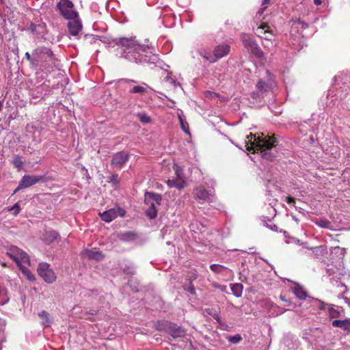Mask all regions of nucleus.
Segmentation results:
<instances>
[{
  "mask_svg": "<svg viewBox=\"0 0 350 350\" xmlns=\"http://www.w3.org/2000/svg\"><path fill=\"white\" fill-rule=\"evenodd\" d=\"M121 56L131 62L146 63L151 60L149 47L139 44L133 38H122L117 43Z\"/></svg>",
  "mask_w": 350,
  "mask_h": 350,
  "instance_id": "obj_1",
  "label": "nucleus"
},
{
  "mask_svg": "<svg viewBox=\"0 0 350 350\" xmlns=\"http://www.w3.org/2000/svg\"><path fill=\"white\" fill-rule=\"evenodd\" d=\"M247 138V141L245 142L247 150H254V152L260 150L262 157L269 160H271L275 157L268 152L273 147L276 146L278 143L273 137L265 135L263 133L261 136L256 137V135L250 133Z\"/></svg>",
  "mask_w": 350,
  "mask_h": 350,
  "instance_id": "obj_2",
  "label": "nucleus"
},
{
  "mask_svg": "<svg viewBox=\"0 0 350 350\" xmlns=\"http://www.w3.org/2000/svg\"><path fill=\"white\" fill-rule=\"evenodd\" d=\"M6 254L16 262L18 267L22 265L23 263L30 265V260L27 254L16 246L10 247L8 250Z\"/></svg>",
  "mask_w": 350,
  "mask_h": 350,
  "instance_id": "obj_3",
  "label": "nucleus"
},
{
  "mask_svg": "<svg viewBox=\"0 0 350 350\" xmlns=\"http://www.w3.org/2000/svg\"><path fill=\"white\" fill-rule=\"evenodd\" d=\"M57 8L62 15L68 20L78 18V12L75 10L74 4L70 0H60L57 4Z\"/></svg>",
  "mask_w": 350,
  "mask_h": 350,
  "instance_id": "obj_4",
  "label": "nucleus"
},
{
  "mask_svg": "<svg viewBox=\"0 0 350 350\" xmlns=\"http://www.w3.org/2000/svg\"><path fill=\"white\" fill-rule=\"evenodd\" d=\"M38 273L47 283L51 284L56 280V275L48 263H40L38 267Z\"/></svg>",
  "mask_w": 350,
  "mask_h": 350,
  "instance_id": "obj_5",
  "label": "nucleus"
},
{
  "mask_svg": "<svg viewBox=\"0 0 350 350\" xmlns=\"http://www.w3.org/2000/svg\"><path fill=\"white\" fill-rule=\"evenodd\" d=\"M274 82L270 77L267 81H265L262 79H260L256 84V92L252 93V97L254 99L258 98L264 93L269 91L272 89Z\"/></svg>",
  "mask_w": 350,
  "mask_h": 350,
  "instance_id": "obj_6",
  "label": "nucleus"
},
{
  "mask_svg": "<svg viewBox=\"0 0 350 350\" xmlns=\"http://www.w3.org/2000/svg\"><path fill=\"white\" fill-rule=\"evenodd\" d=\"M119 84H127L131 88L129 92L131 94H144L148 92V86L145 83H142L140 85H132L133 83H136V81L133 79H121L118 81Z\"/></svg>",
  "mask_w": 350,
  "mask_h": 350,
  "instance_id": "obj_7",
  "label": "nucleus"
},
{
  "mask_svg": "<svg viewBox=\"0 0 350 350\" xmlns=\"http://www.w3.org/2000/svg\"><path fill=\"white\" fill-rule=\"evenodd\" d=\"M42 177L38 176H29L25 175L21 178L18 187L14 191L13 194L16 193L21 189L28 188L41 180Z\"/></svg>",
  "mask_w": 350,
  "mask_h": 350,
  "instance_id": "obj_8",
  "label": "nucleus"
},
{
  "mask_svg": "<svg viewBox=\"0 0 350 350\" xmlns=\"http://www.w3.org/2000/svg\"><path fill=\"white\" fill-rule=\"evenodd\" d=\"M124 215L125 211L118 206L110 208L102 213H100L102 220L106 222H110L116 219L118 216H124Z\"/></svg>",
  "mask_w": 350,
  "mask_h": 350,
  "instance_id": "obj_9",
  "label": "nucleus"
},
{
  "mask_svg": "<svg viewBox=\"0 0 350 350\" xmlns=\"http://www.w3.org/2000/svg\"><path fill=\"white\" fill-rule=\"evenodd\" d=\"M130 155L129 153L121 151L113 155L111 165L113 168H121L129 159Z\"/></svg>",
  "mask_w": 350,
  "mask_h": 350,
  "instance_id": "obj_10",
  "label": "nucleus"
},
{
  "mask_svg": "<svg viewBox=\"0 0 350 350\" xmlns=\"http://www.w3.org/2000/svg\"><path fill=\"white\" fill-rule=\"evenodd\" d=\"M163 325L165 332L173 338L183 337L185 335V329L174 323L165 322Z\"/></svg>",
  "mask_w": 350,
  "mask_h": 350,
  "instance_id": "obj_11",
  "label": "nucleus"
},
{
  "mask_svg": "<svg viewBox=\"0 0 350 350\" xmlns=\"http://www.w3.org/2000/svg\"><path fill=\"white\" fill-rule=\"evenodd\" d=\"M69 22L68 23V27L69 29L70 33L76 36L79 34V33L82 29V24L81 21L77 18L75 19H69Z\"/></svg>",
  "mask_w": 350,
  "mask_h": 350,
  "instance_id": "obj_12",
  "label": "nucleus"
},
{
  "mask_svg": "<svg viewBox=\"0 0 350 350\" xmlns=\"http://www.w3.org/2000/svg\"><path fill=\"white\" fill-rule=\"evenodd\" d=\"M82 256L85 258L96 260H100L104 257L101 252L95 250H85L82 252Z\"/></svg>",
  "mask_w": 350,
  "mask_h": 350,
  "instance_id": "obj_13",
  "label": "nucleus"
},
{
  "mask_svg": "<svg viewBox=\"0 0 350 350\" xmlns=\"http://www.w3.org/2000/svg\"><path fill=\"white\" fill-rule=\"evenodd\" d=\"M214 53L215 57H217V60L220 59L226 55H227L230 52V46L227 44H223L221 45H218L214 49Z\"/></svg>",
  "mask_w": 350,
  "mask_h": 350,
  "instance_id": "obj_14",
  "label": "nucleus"
},
{
  "mask_svg": "<svg viewBox=\"0 0 350 350\" xmlns=\"http://www.w3.org/2000/svg\"><path fill=\"white\" fill-rule=\"evenodd\" d=\"M195 195L196 198L204 202H208L211 198V193L206 191L203 187H199L196 189Z\"/></svg>",
  "mask_w": 350,
  "mask_h": 350,
  "instance_id": "obj_15",
  "label": "nucleus"
},
{
  "mask_svg": "<svg viewBox=\"0 0 350 350\" xmlns=\"http://www.w3.org/2000/svg\"><path fill=\"white\" fill-rule=\"evenodd\" d=\"M36 55L40 58H42L43 57L46 56L47 58L50 59H52L53 56V53L51 51V50L46 47H42L36 49L33 53V55L35 56Z\"/></svg>",
  "mask_w": 350,
  "mask_h": 350,
  "instance_id": "obj_16",
  "label": "nucleus"
},
{
  "mask_svg": "<svg viewBox=\"0 0 350 350\" xmlns=\"http://www.w3.org/2000/svg\"><path fill=\"white\" fill-rule=\"evenodd\" d=\"M332 325L335 327H340L344 330L350 332V319L334 320L332 321Z\"/></svg>",
  "mask_w": 350,
  "mask_h": 350,
  "instance_id": "obj_17",
  "label": "nucleus"
},
{
  "mask_svg": "<svg viewBox=\"0 0 350 350\" xmlns=\"http://www.w3.org/2000/svg\"><path fill=\"white\" fill-rule=\"evenodd\" d=\"M57 237L58 234L57 232L54 230H47L45 232L44 234L43 240L46 243L50 244L55 241L57 239Z\"/></svg>",
  "mask_w": 350,
  "mask_h": 350,
  "instance_id": "obj_18",
  "label": "nucleus"
},
{
  "mask_svg": "<svg viewBox=\"0 0 350 350\" xmlns=\"http://www.w3.org/2000/svg\"><path fill=\"white\" fill-rule=\"evenodd\" d=\"M161 201V196L159 194L154 193H146L145 202L148 204L149 202H154L159 204Z\"/></svg>",
  "mask_w": 350,
  "mask_h": 350,
  "instance_id": "obj_19",
  "label": "nucleus"
},
{
  "mask_svg": "<svg viewBox=\"0 0 350 350\" xmlns=\"http://www.w3.org/2000/svg\"><path fill=\"white\" fill-rule=\"evenodd\" d=\"M199 54L211 63H214L217 61V57H215V53H213V54H211V53L206 49H200L199 50Z\"/></svg>",
  "mask_w": 350,
  "mask_h": 350,
  "instance_id": "obj_20",
  "label": "nucleus"
},
{
  "mask_svg": "<svg viewBox=\"0 0 350 350\" xmlns=\"http://www.w3.org/2000/svg\"><path fill=\"white\" fill-rule=\"evenodd\" d=\"M167 185L170 187H176L178 189H181L185 186V180L183 178L169 180L167 181Z\"/></svg>",
  "mask_w": 350,
  "mask_h": 350,
  "instance_id": "obj_21",
  "label": "nucleus"
},
{
  "mask_svg": "<svg viewBox=\"0 0 350 350\" xmlns=\"http://www.w3.org/2000/svg\"><path fill=\"white\" fill-rule=\"evenodd\" d=\"M243 286L240 283H236L231 286V290L233 294L237 297H239L242 295Z\"/></svg>",
  "mask_w": 350,
  "mask_h": 350,
  "instance_id": "obj_22",
  "label": "nucleus"
},
{
  "mask_svg": "<svg viewBox=\"0 0 350 350\" xmlns=\"http://www.w3.org/2000/svg\"><path fill=\"white\" fill-rule=\"evenodd\" d=\"M150 207L146 210V215L150 218V219H154L157 217V211L155 208V204L153 203V202H150Z\"/></svg>",
  "mask_w": 350,
  "mask_h": 350,
  "instance_id": "obj_23",
  "label": "nucleus"
},
{
  "mask_svg": "<svg viewBox=\"0 0 350 350\" xmlns=\"http://www.w3.org/2000/svg\"><path fill=\"white\" fill-rule=\"evenodd\" d=\"M293 293L300 299H305L306 297V293L305 291L300 286H295L293 289Z\"/></svg>",
  "mask_w": 350,
  "mask_h": 350,
  "instance_id": "obj_24",
  "label": "nucleus"
},
{
  "mask_svg": "<svg viewBox=\"0 0 350 350\" xmlns=\"http://www.w3.org/2000/svg\"><path fill=\"white\" fill-rule=\"evenodd\" d=\"M8 301L9 297L6 289L0 286V305H3L8 303Z\"/></svg>",
  "mask_w": 350,
  "mask_h": 350,
  "instance_id": "obj_25",
  "label": "nucleus"
},
{
  "mask_svg": "<svg viewBox=\"0 0 350 350\" xmlns=\"http://www.w3.org/2000/svg\"><path fill=\"white\" fill-rule=\"evenodd\" d=\"M315 224L323 228L329 229L332 228V224L326 219H319L315 221Z\"/></svg>",
  "mask_w": 350,
  "mask_h": 350,
  "instance_id": "obj_26",
  "label": "nucleus"
},
{
  "mask_svg": "<svg viewBox=\"0 0 350 350\" xmlns=\"http://www.w3.org/2000/svg\"><path fill=\"white\" fill-rule=\"evenodd\" d=\"M250 50L251 53L257 57H261L263 56V51L256 43L253 45Z\"/></svg>",
  "mask_w": 350,
  "mask_h": 350,
  "instance_id": "obj_27",
  "label": "nucleus"
},
{
  "mask_svg": "<svg viewBox=\"0 0 350 350\" xmlns=\"http://www.w3.org/2000/svg\"><path fill=\"white\" fill-rule=\"evenodd\" d=\"M18 267L20 270L22 271V273L29 280H33L34 279L33 275L31 273L29 269L27 268L25 266L22 265Z\"/></svg>",
  "mask_w": 350,
  "mask_h": 350,
  "instance_id": "obj_28",
  "label": "nucleus"
},
{
  "mask_svg": "<svg viewBox=\"0 0 350 350\" xmlns=\"http://www.w3.org/2000/svg\"><path fill=\"white\" fill-rule=\"evenodd\" d=\"M12 164L15 167L20 168L23 165V161H22V157L19 155H16L14 157L12 160Z\"/></svg>",
  "mask_w": 350,
  "mask_h": 350,
  "instance_id": "obj_29",
  "label": "nucleus"
},
{
  "mask_svg": "<svg viewBox=\"0 0 350 350\" xmlns=\"http://www.w3.org/2000/svg\"><path fill=\"white\" fill-rule=\"evenodd\" d=\"M39 317L43 319L42 323L45 326H49L50 325V321L49 318V313L46 311H42L39 313Z\"/></svg>",
  "mask_w": 350,
  "mask_h": 350,
  "instance_id": "obj_30",
  "label": "nucleus"
},
{
  "mask_svg": "<svg viewBox=\"0 0 350 350\" xmlns=\"http://www.w3.org/2000/svg\"><path fill=\"white\" fill-rule=\"evenodd\" d=\"M242 41L245 47L247 48L248 50H250L253 46V45L256 44L255 42L252 40L250 38L246 37L243 38Z\"/></svg>",
  "mask_w": 350,
  "mask_h": 350,
  "instance_id": "obj_31",
  "label": "nucleus"
},
{
  "mask_svg": "<svg viewBox=\"0 0 350 350\" xmlns=\"http://www.w3.org/2000/svg\"><path fill=\"white\" fill-rule=\"evenodd\" d=\"M227 339L229 342L233 343V344H237L242 340V337L240 334H236L234 336H228L227 337Z\"/></svg>",
  "mask_w": 350,
  "mask_h": 350,
  "instance_id": "obj_32",
  "label": "nucleus"
},
{
  "mask_svg": "<svg viewBox=\"0 0 350 350\" xmlns=\"http://www.w3.org/2000/svg\"><path fill=\"white\" fill-rule=\"evenodd\" d=\"M264 36H261V38L267 42H271L273 40L274 35L269 31H265L263 32Z\"/></svg>",
  "mask_w": 350,
  "mask_h": 350,
  "instance_id": "obj_33",
  "label": "nucleus"
},
{
  "mask_svg": "<svg viewBox=\"0 0 350 350\" xmlns=\"http://www.w3.org/2000/svg\"><path fill=\"white\" fill-rule=\"evenodd\" d=\"M137 116L139 120L144 124L149 123L151 121L150 116L145 113H138Z\"/></svg>",
  "mask_w": 350,
  "mask_h": 350,
  "instance_id": "obj_34",
  "label": "nucleus"
},
{
  "mask_svg": "<svg viewBox=\"0 0 350 350\" xmlns=\"http://www.w3.org/2000/svg\"><path fill=\"white\" fill-rule=\"evenodd\" d=\"M179 121L182 129L186 133H189V125L186 120L181 116H179Z\"/></svg>",
  "mask_w": 350,
  "mask_h": 350,
  "instance_id": "obj_35",
  "label": "nucleus"
},
{
  "mask_svg": "<svg viewBox=\"0 0 350 350\" xmlns=\"http://www.w3.org/2000/svg\"><path fill=\"white\" fill-rule=\"evenodd\" d=\"M165 81L170 85H172L173 87L176 88L178 85V83L171 76L170 74H169L167 76H166L164 79Z\"/></svg>",
  "mask_w": 350,
  "mask_h": 350,
  "instance_id": "obj_36",
  "label": "nucleus"
},
{
  "mask_svg": "<svg viewBox=\"0 0 350 350\" xmlns=\"http://www.w3.org/2000/svg\"><path fill=\"white\" fill-rule=\"evenodd\" d=\"M210 269L212 271L216 273H219L221 272V269H227L226 267H225L224 266H222V265H217V264H213L210 266Z\"/></svg>",
  "mask_w": 350,
  "mask_h": 350,
  "instance_id": "obj_37",
  "label": "nucleus"
},
{
  "mask_svg": "<svg viewBox=\"0 0 350 350\" xmlns=\"http://www.w3.org/2000/svg\"><path fill=\"white\" fill-rule=\"evenodd\" d=\"M8 211H14L13 214L16 216L19 213V212L21 211V207L19 206V204L17 202L15 204H14V206H12L11 207H8Z\"/></svg>",
  "mask_w": 350,
  "mask_h": 350,
  "instance_id": "obj_38",
  "label": "nucleus"
},
{
  "mask_svg": "<svg viewBox=\"0 0 350 350\" xmlns=\"http://www.w3.org/2000/svg\"><path fill=\"white\" fill-rule=\"evenodd\" d=\"M183 288L185 291H188L191 295L196 294V289L194 286L190 282L188 285H184Z\"/></svg>",
  "mask_w": 350,
  "mask_h": 350,
  "instance_id": "obj_39",
  "label": "nucleus"
},
{
  "mask_svg": "<svg viewBox=\"0 0 350 350\" xmlns=\"http://www.w3.org/2000/svg\"><path fill=\"white\" fill-rule=\"evenodd\" d=\"M174 170H175V174L176 176V178H183L184 179V176H183V172L180 170V168L178 167V166H175L174 167Z\"/></svg>",
  "mask_w": 350,
  "mask_h": 350,
  "instance_id": "obj_40",
  "label": "nucleus"
},
{
  "mask_svg": "<svg viewBox=\"0 0 350 350\" xmlns=\"http://www.w3.org/2000/svg\"><path fill=\"white\" fill-rule=\"evenodd\" d=\"M284 234L285 235V238H286L285 242L286 243H288V244L291 243H299V241L298 239H296L295 238H290V237H287V235L286 234V232H284Z\"/></svg>",
  "mask_w": 350,
  "mask_h": 350,
  "instance_id": "obj_41",
  "label": "nucleus"
},
{
  "mask_svg": "<svg viewBox=\"0 0 350 350\" xmlns=\"http://www.w3.org/2000/svg\"><path fill=\"white\" fill-rule=\"evenodd\" d=\"M329 315L332 318H336L339 316V312L332 307L329 309Z\"/></svg>",
  "mask_w": 350,
  "mask_h": 350,
  "instance_id": "obj_42",
  "label": "nucleus"
},
{
  "mask_svg": "<svg viewBox=\"0 0 350 350\" xmlns=\"http://www.w3.org/2000/svg\"><path fill=\"white\" fill-rule=\"evenodd\" d=\"M265 27H266V26L264 25V26H261V27H258V29H256V34L258 36H259L260 38H261V36H264L263 35V32L265 31H268L269 30V29H265Z\"/></svg>",
  "mask_w": 350,
  "mask_h": 350,
  "instance_id": "obj_43",
  "label": "nucleus"
},
{
  "mask_svg": "<svg viewBox=\"0 0 350 350\" xmlns=\"http://www.w3.org/2000/svg\"><path fill=\"white\" fill-rule=\"evenodd\" d=\"M124 271L125 273H126L127 274H134L135 273V270H134V267L133 266H129L128 267H125L124 268Z\"/></svg>",
  "mask_w": 350,
  "mask_h": 350,
  "instance_id": "obj_44",
  "label": "nucleus"
},
{
  "mask_svg": "<svg viewBox=\"0 0 350 350\" xmlns=\"http://www.w3.org/2000/svg\"><path fill=\"white\" fill-rule=\"evenodd\" d=\"M262 45L265 48L269 49L270 47L274 46L275 45V44L273 42V40H271V42H267V41L263 42Z\"/></svg>",
  "mask_w": 350,
  "mask_h": 350,
  "instance_id": "obj_45",
  "label": "nucleus"
},
{
  "mask_svg": "<svg viewBox=\"0 0 350 350\" xmlns=\"http://www.w3.org/2000/svg\"><path fill=\"white\" fill-rule=\"evenodd\" d=\"M111 182L113 183L114 184L117 185L119 183V180L118 178L117 175H113L111 178Z\"/></svg>",
  "mask_w": 350,
  "mask_h": 350,
  "instance_id": "obj_46",
  "label": "nucleus"
},
{
  "mask_svg": "<svg viewBox=\"0 0 350 350\" xmlns=\"http://www.w3.org/2000/svg\"><path fill=\"white\" fill-rule=\"evenodd\" d=\"M132 236V234L130 233V232H127V233H125L124 234H122V239L124 240H128L129 239L130 237Z\"/></svg>",
  "mask_w": 350,
  "mask_h": 350,
  "instance_id": "obj_47",
  "label": "nucleus"
},
{
  "mask_svg": "<svg viewBox=\"0 0 350 350\" xmlns=\"http://www.w3.org/2000/svg\"><path fill=\"white\" fill-rule=\"evenodd\" d=\"M286 202H287L288 204H293V203H295V199H294L293 198H292V197H287V198H286Z\"/></svg>",
  "mask_w": 350,
  "mask_h": 350,
  "instance_id": "obj_48",
  "label": "nucleus"
},
{
  "mask_svg": "<svg viewBox=\"0 0 350 350\" xmlns=\"http://www.w3.org/2000/svg\"><path fill=\"white\" fill-rule=\"evenodd\" d=\"M263 7L261 8L258 11V14L260 16L262 14V13L264 12V11L266 10L267 8V6L266 5H262Z\"/></svg>",
  "mask_w": 350,
  "mask_h": 350,
  "instance_id": "obj_49",
  "label": "nucleus"
},
{
  "mask_svg": "<svg viewBox=\"0 0 350 350\" xmlns=\"http://www.w3.org/2000/svg\"><path fill=\"white\" fill-rule=\"evenodd\" d=\"M297 23H298V24L301 25L303 28H306L308 27L307 24L306 23H304V21L298 20Z\"/></svg>",
  "mask_w": 350,
  "mask_h": 350,
  "instance_id": "obj_50",
  "label": "nucleus"
},
{
  "mask_svg": "<svg viewBox=\"0 0 350 350\" xmlns=\"http://www.w3.org/2000/svg\"><path fill=\"white\" fill-rule=\"evenodd\" d=\"M271 230L273 231H277L278 230V226L275 224L267 226Z\"/></svg>",
  "mask_w": 350,
  "mask_h": 350,
  "instance_id": "obj_51",
  "label": "nucleus"
},
{
  "mask_svg": "<svg viewBox=\"0 0 350 350\" xmlns=\"http://www.w3.org/2000/svg\"><path fill=\"white\" fill-rule=\"evenodd\" d=\"M25 57L28 61L31 62L32 59L29 52L25 53Z\"/></svg>",
  "mask_w": 350,
  "mask_h": 350,
  "instance_id": "obj_52",
  "label": "nucleus"
},
{
  "mask_svg": "<svg viewBox=\"0 0 350 350\" xmlns=\"http://www.w3.org/2000/svg\"><path fill=\"white\" fill-rule=\"evenodd\" d=\"M314 3L317 5H319L322 3V0H314Z\"/></svg>",
  "mask_w": 350,
  "mask_h": 350,
  "instance_id": "obj_53",
  "label": "nucleus"
},
{
  "mask_svg": "<svg viewBox=\"0 0 350 350\" xmlns=\"http://www.w3.org/2000/svg\"><path fill=\"white\" fill-rule=\"evenodd\" d=\"M320 302V306H319V308L321 310H325V304L323 302H321V301H319Z\"/></svg>",
  "mask_w": 350,
  "mask_h": 350,
  "instance_id": "obj_54",
  "label": "nucleus"
},
{
  "mask_svg": "<svg viewBox=\"0 0 350 350\" xmlns=\"http://www.w3.org/2000/svg\"><path fill=\"white\" fill-rule=\"evenodd\" d=\"M271 0H262V5H266L267 4H269L270 3Z\"/></svg>",
  "mask_w": 350,
  "mask_h": 350,
  "instance_id": "obj_55",
  "label": "nucleus"
},
{
  "mask_svg": "<svg viewBox=\"0 0 350 350\" xmlns=\"http://www.w3.org/2000/svg\"><path fill=\"white\" fill-rule=\"evenodd\" d=\"M280 299H281L282 301L287 302L288 304H291V302H290L289 301H288L287 299H286L284 298V296H280Z\"/></svg>",
  "mask_w": 350,
  "mask_h": 350,
  "instance_id": "obj_56",
  "label": "nucleus"
},
{
  "mask_svg": "<svg viewBox=\"0 0 350 350\" xmlns=\"http://www.w3.org/2000/svg\"><path fill=\"white\" fill-rule=\"evenodd\" d=\"M334 248H335V249H340V247H334Z\"/></svg>",
  "mask_w": 350,
  "mask_h": 350,
  "instance_id": "obj_57",
  "label": "nucleus"
}]
</instances>
